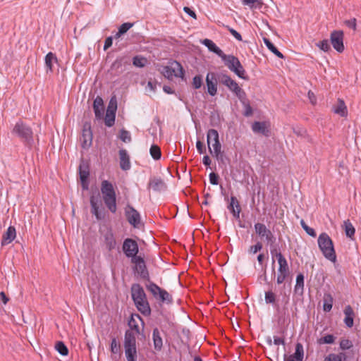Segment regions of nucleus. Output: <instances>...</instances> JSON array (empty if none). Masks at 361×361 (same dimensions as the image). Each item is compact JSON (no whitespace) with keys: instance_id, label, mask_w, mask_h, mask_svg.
<instances>
[{"instance_id":"8","label":"nucleus","mask_w":361,"mask_h":361,"mask_svg":"<svg viewBox=\"0 0 361 361\" xmlns=\"http://www.w3.org/2000/svg\"><path fill=\"white\" fill-rule=\"evenodd\" d=\"M131 262L135 264L134 271L144 280L150 281L149 274L147 270L145 261L141 256L131 259Z\"/></svg>"},{"instance_id":"54","label":"nucleus","mask_w":361,"mask_h":361,"mask_svg":"<svg viewBox=\"0 0 361 361\" xmlns=\"http://www.w3.org/2000/svg\"><path fill=\"white\" fill-rule=\"evenodd\" d=\"M244 108L243 115L246 117L251 116L253 114V110L250 106V101L242 104Z\"/></svg>"},{"instance_id":"6","label":"nucleus","mask_w":361,"mask_h":361,"mask_svg":"<svg viewBox=\"0 0 361 361\" xmlns=\"http://www.w3.org/2000/svg\"><path fill=\"white\" fill-rule=\"evenodd\" d=\"M169 65L162 67L161 73L167 79L172 80L173 77L183 78L185 70L182 65L177 61H170Z\"/></svg>"},{"instance_id":"59","label":"nucleus","mask_w":361,"mask_h":361,"mask_svg":"<svg viewBox=\"0 0 361 361\" xmlns=\"http://www.w3.org/2000/svg\"><path fill=\"white\" fill-rule=\"evenodd\" d=\"M225 27L229 31V32L238 41H242L243 38L241 35L235 30L230 27L228 25H226Z\"/></svg>"},{"instance_id":"33","label":"nucleus","mask_w":361,"mask_h":361,"mask_svg":"<svg viewBox=\"0 0 361 361\" xmlns=\"http://www.w3.org/2000/svg\"><path fill=\"white\" fill-rule=\"evenodd\" d=\"M202 43L206 46L208 49L215 53L216 55H218L219 57L223 54L224 51L216 45V44L211 39H204Z\"/></svg>"},{"instance_id":"60","label":"nucleus","mask_w":361,"mask_h":361,"mask_svg":"<svg viewBox=\"0 0 361 361\" xmlns=\"http://www.w3.org/2000/svg\"><path fill=\"white\" fill-rule=\"evenodd\" d=\"M345 24L346 26L352 28L353 30H356L357 29V20L355 18L345 20Z\"/></svg>"},{"instance_id":"53","label":"nucleus","mask_w":361,"mask_h":361,"mask_svg":"<svg viewBox=\"0 0 361 361\" xmlns=\"http://www.w3.org/2000/svg\"><path fill=\"white\" fill-rule=\"evenodd\" d=\"M192 87L194 89H199L202 85V77L200 75H195L192 79Z\"/></svg>"},{"instance_id":"16","label":"nucleus","mask_w":361,"mask_h":361,"mask_svg":"<svg viewBox=\"0 0 361 361\" xmlns=\"http://www.w3.org/2000/svg\"><path fill=\"white\" fill-rule=\"evenodd\" d=\"M78 173L83 189L88 188V178L90 176V165L85 159H82L78 167Z\"/></svg>"},{"instance_id":"24","label":"nucleus","mask_w":361,"mask_h":361,"mask_svg":"<svg viewBox=\"0 0 361 361\" xmlns=\"http://www.w3.org/2000/svg\"><path fill=\"white\" fill-rule=\"evenodd\" d=\"M93 109L97 118L100 119L104 114V102L102 97L97 96L93 102Z\"/></svg>"},{"instance_id":"45","label":"nucleus","mask_w":361,"mask_h":361,"mask_svg":"<svg viewBox=\"0 0 361 361\" xmlns=\"http://www.w3.org/2000/svg\"><path fill=\"white\" fill-rule=\"evenodd\" d=\"M116 114H112L111 111H106V116L104 118L105 125L108 127L114 126L115 122Z\"/></svg>"},{"instance_id":"20","label":"nucleus","mask_w":361,"mask_h":361,"mask_svg":"<svg viewBox=\"0 0 361 361\" xmlns=\"http://www.w3.org/2000/svg\"><path fill=\"white\" fill-rule=\"evenodd\" d=\"M104 242L106 248L108 251L111 252L116 247L117 243L115 239L114 235L111 229H109L104 235Z\"/></svg>"},{"instance_id":"52","label":"nucleus","mask_w":361,"mask_h":361,"mask_svg":"<svg viewBox=\"0 0 361 361\" xmlns=\"http://www.w3.org/2000/svg\"><path fill=\"white\" fill-rule=\"evenodd\" d=\"M317 46L325 52L330 51L331 47L328 39H323L317 44Z\"/></svg>"},{"instance_id":"58","label":"nucleus","mask_w":361,"mask_h":361,"mask_svg":"<svg viewBox=\"0 0 361 361\" xmlns=\"http://www.w3.org/2000/svg\"><path fill=\"white\" fill-rule=\"evenodd\" d=\"M133 25V23H124L118 27V30L124 35Z\"/></svg>"},{"instance_id":"25","label":"nucleus","mask_w":361,"mask_h":361,"mask_svg":"<svg viewBox=\"0 0 361 361\" xmlns=\"http://www.w3.org/2000/svg\"><path fill=\"white\" fill-rule=\"evenodd\" d=\"M345 314L344 323L348 328H351L353 326V321L355 317V312L350 305H346L343 310Z\"/></svg>"},{"instance_id":"29","label":"nucleus","mask_w":361,"mask_h":361,"mask_svg":"<svg viewBox=\"0 0 361 361\" xmlns=\"http://www.w3.org/2000/svg\"><path fill=\"white\" fill-rule=\"evenodd\" d=\"M264 300L267 304H271L277 310L279 309V305L277 302V295L272 290H269L265 292Z\"/></svg>"},{"instance_id":"51","label":"nucleus","mask_w":361,"mask_h":361,"mask_svg":"<svg viewBox=\"0 0 361 361\" xmlns=\"http://www.w3.org/2000/svg\"><path fill=\"white\" fill-rule=\"evenodd\" d=\"M300 225L308 235L312 237H316L317 233L314 229L308 226L303 219L300 221Z\"/></svg>"},{"instance_id":"26","label":"nucleus","mask_w":361,"mask_h":361,"mask_svg":"<svg viewBox=\"0 0 361 361\" xmlns=\"http://www.w3.org/2000/svg\"><path fill=\"white\" fill-rule=\"evenodd\" d=\"M166 184L161 178L154 177L149 179L148 188L154 191H161L166 188Z\"/></svg>"},{"instance_id":"11","label":"nucleus","mask_w":361,"mask_h":361,"mask_svg":"<svg viewBox=\"0 0 361 361\" xmlns=\"http://www.w3.org/2000/svg\"><path fill=\"white\" fill-rule=\"evenodd\" d=\"M122 249L123 253L126 255L127 257L134 259V257H138V244L136 242V240L132 238H128L124 240Z\"/></svg>"},{"instance_id":"13","label":"nucleus","mask_w":361,"mask_h":361,"mask_svg":"<svg viewBox=\"0 0 361 361\" xmlns=\"http://www.w3.org/2000/svg\"><path fill=\"white\" fill-rule=\"evenodd\" d=\"M125 215L128 223L134 228H139L141 224L140 213L131 205L128 204L125 208Z\"/></svg>"},{"instance_id":"32","label":"nucleus","mask_w":361,"mask_h":361,"mask_svg":"<svg viewBox=\"0 0 361 361\" xmlns=\"http://www.w3.org/2000/svg\"><path fill=\"white\" fill-rule=\"evenodd\" d=\"M333 111L335 114L342 117H345L348 114L347 106L343 100L338 99L336 106H334Z\"/></svg>"},{"instance_id":"5","label":"nucleus","mask_w":361,"mask_h":361,"mask_svg":"<svg viewBox=\"0 0 361 361\" xmlns=\"http://www.w3.org/2000/svg\"><path fill=\"white\" fill-rule=\"evenodd\" d=\"M127 361H137L136 335L131 330H126L123 342Z\"/></svg>"},{"instance_id":"18","label":"nucleus","mask_w":361,"mask_h":361,"mask_svg":"<svg viewBox=\"0 0 361 361\" xmlns=\"http://www.w3.org/2000/svg\"><path fill=\"white\" fill-rule=\"evenodd\" d=\"M252 130L255 133L262 134L266 137L270 136V123L267 121H255L252 125Z\"/></svg>"},{"instance_id":"47","label":"nucleus","mask_w":361,"mask_h":361,"mask_svg":"<svg viewBox=\"0 0 361 361\" xmlns=\"http://www.w3.org/2000/svg\"><path fill=\"white\" fill-rule=\"evenodd\" d=\"M110 350H111V353L113 354H118L121 351L120 343L118 342V341L116 338H112V339H111Z\"/></svg>"},{"instance_id":"9","label":"nucleus","mask_w":361,"mask_h":361,"mask_svg":"<svg viewBox=\"0 0 361 361\" xmlns=\"http://www.w3.org/2000/svg\"><path fill=\"white\" fill-rule=\"evenodd\" d=\"M255 230L261 239L265 238L267 243L272 247L276 241V238L270 229L267 228L264 224L256 223L255 224Z\"/></svg>"},{"instance_id":"36","label":"nucleus","mask_w":361,"mask_h":361,"mask_svg":"<svg viewBox=\"0 0 361 361\" xmlns=\"http://www.w3.org/2000/svg\"><path fill=\"white\" fill-rule=\"evenodd\" d=\"M334 303V298L330 293H324L323 297V310L329 312L331 310Z\"/></svg>"},{"instance_id":"35","label":"nucleus","mask_w":361,"mask_h":361,"mask_svg":"<svg viewBox=\"0 0 361 361\" xmlns=\"http://www.w3.org/2000/svg\"><path fill=\"white\" fill-rule=\"evenodd\" d=\"M216 135L217 136L216 137L217 140H219V133L216 130L209 129L207 131V145H208V147H209V151L211 154H213V152H212V148L210 147V144L212 143V142H214L213 143L216 142V140L215 138Z\"/></svg>"},{"instance_id":"27","label":"nucleus","mask_w":361,"mask_h":361,"mask_svg":"<svg viewBox=\"0 0 361 361\" xmlns=\"http://www.w3.org/2000/svg\"><path fill=\"white\" fill-rule=\"evenodd\" d=\"M135 317H137L144 324V321L139 314H132L128 321V326L130 328L128 330H131L133 333H135V335H138L140 334V331L138 324H137V321L135 320Z\"/></svg>"},{"instance_id":"1","label":"nucleus","mask_w":361,"mask_h":361,"mask_svg":"<svg viewBox=\"0 0 361 361\" xmlns=\"http://www.w3.org/2000/svg\"><path fill=\"white\" fill-rule=\"evenodd\" d=\"M131 297L137 310L144 316L151 314V308L146 293L139 283H133L130 288Z\"/></svg>"},{"instance_id":"61","label":"nucleus","mask_w":361,"mask_h":361,"mask_svg":"<svg viewBox=\"0 0 361 361\" xmlns=\"http://www.w3.org/2000/svg\"><path fill=\"white\" fill-rule=\"evenodd\" d=\"M227 87L229 89V90L235 93L238 90V89L240 87L238 85V82L235 80H232Z\"/></svg>"},{"instance_id":"2","label":"nucleus","mask_w":361,"mask_h":361,"mask_svg":"<svg viewBox=\"0 0 361 361\" xmlns=\"http://www.w3.org/2000/svg\"><path fill=\"white\" fill-rule=\"evenodd\" d=\"M101 192L105 205L111 213H116V195L113 184L109 180H104L101 183Z\"/></svg>"},{"instance_id":"55","label":"nucleus","mask_w":361,"mask_h":361,"mask_svg":"<svg viewBox=\"0 0 361 361\" xmlns=\"http://www.w3.org/2000/svg\"><path fill=\"white\" fill-rule=\"evenodd\" d=\"M120 139L124 142H129L131 141L130 133L128 130L122 129L120 132Z\"/></svg>"},{"instance_id":"44","label":"nucleus","mask_w":361,"mask_h":361,"mask_svg":"<svg viewBox=\"0 0 361 361\" xmlns=\"http://www.w3.org/2000/svg\"><path fill=\"white\" fill-rule=\"evenodd\" d=\"M147 61V59L141 56H135L133 59V64L138 68L144 67Z\"/></svg>"},{"instance_id":"46","label":"nucleus","mask_w":361,"mask_h":361,"mask_svg":"<svg viewBox=\"0 0 361 361\" xmlns=\"http://www.w3.org/2000/svg\"><path fill=\"white\" fill-rule=\"evenodd\" d=\"M336 337L332 334H327L318 339L319 344H331L335 341Z\"/></svg>"},{"instance_id":"42","label":"nucleus","mask_w":361,"mask_h":361,"mask_svg":"<svg viewBox=\"0 0 361 361\" xmlns=\"http://www.w3.org/2000/svg\"><path fill=\"white\" fill-rule=\"evenodd\" d=\"M353 346L352 341L348 338H341L339 342V348L342 350H349Z\"/></svg>"},{"instance_id":"40","label":"nucleus","mask_w":361,"mask_h":361,"mask_svg":"<svg viewBox=\"0 0 361 361\" xmlns=\"http://www.w3.org/2000/svg\"><path fill=\"white\" fill-rule=\"evenodd\" d=\"M149 153L154 160H159L161 159V152L158 145H152L150 147Z\"/></svg>"},{"instance_id":"30","label":"nucleus","mask_w":361,"mask_h":361,"mask_svg":"<svg viewBox=\"0 0 361 361\" xmlns=\"http://www.w3.org/2000/svg\"><path fill=\"white\" fill-rule=\"evenodd\" d=\"M220 58L222 59V61L224 62L225 66L231 71L233 68L235 66V63H236L237 60L238 59L236 56L229 54L227 55L224 53L221 54Z\"/></svg>"},{"instance_id":"64","label":"nucleus","mask_w":361,"mask_h":361,"mask_svg":"<svg viewBox=\"0 0 361 361\" xmlns=\"http://www.w3.org/2000/svg\"><path fill=\"white\" fill-rule=\"evenodd\" d=\"M196 147H197V152L200 153V154H203L206 152V148H205V146L204 145V144L200 141V140H197V142H196Z\"/></svg>"},{"instance_id":"56","label":"nucleus","mask_w":361,"mask_h":361,"mask_svg":"<svg viewBox=\"0 0 361 361\" xmlns=\"http://www.w3.org/2000/svg\"><path fill=\"white\" fill-rule=\"evenodd\" d=\"M117 109V102L114 97H112L109 102L108 108L106 111H111L112 114H116V111Z\"/></svg>"},{"instance_id":"34","label":"nucleus","mask_w":361,"mask_h":361,"mask_svg":"<svg viewBox=\"0 0 361 361\" xmlns=\"http://www.w3.org/2000/svg\"><path fill=\"white\" fill-rule=\"evenodd\" d=\"M45 61V66L47 68V73L53 72V63H56L58 61V59L56 56V55L52 52H49L44 59Z\"/></svg>"},{"instance_id":"48","label":"nucleus","mask_w":361,"mask_h":361,"mask_svg":"<svg viewBox=\"0 0 361 361\" xmlns=\"http://www.w3.org/2000/svg\"><path fill=\"white\" fill-rule=\"evenodd\" d=\"M217 78H218L219 82L226 87H228L229 83L233 80L228 75L224 74V73L219 74Z\"/></svg>"},{"instance_id":"43","label":"nucleus","mask_w":361,"mask_h":361,"mask_svg":"<svg viewBox=\"0 0 361 361\" xmlns=\"http://www.w3.org/2000/svg\"><path fill=\"white\" fill-rule=\"evenodd\" d=\"M344 226L345 235L349 238L353 237L355 233V229L349 220L344 221Z\"/></svg>"},{"instance_id":"37","label":"nucleus","mask_w":361,"mask_h":361,"mask_svg":"<svg viewBox=\"0 0 361 361\" xmlns=\"http://www.w3.org/2000/svg\"><path fill=\"white\" fill-rule=\"evenodd\" d=\"M216 137H217L216 135ZM216 138V142L215 143H212V147H213V149H214V151L213 152V154L212 155L214 156L216 159L218 161H223V154L221 151V145L220 143V141L219 140H217V137H215Z\"/></svg>"},{"instance_id":"38","label":"nucleus","mask_w":361,"mask_h":361,"mask_svg":"<svg viewBox=\"0 0 361 361\" xmlns=\"http://www.w3.org/2000/svg\"><path fill=\"white\" fill-rule=\"evenodd\" d=\"M304 289V275L300 273L296 276V283L294 288L295 293L302 294Z\"/></svg>"},{"instance_id":"57","label":"nucleus","mask_w":361,"mask_h":361,"mask_svg":"<svg viewBox=\"0 0 361 361\" xmlns=\"http://www.w3.org/2000/svg\"><path fill=\"white\" fill-rule=\"evenodd\" d=\"M263 247V245L261 242H257L255 245L250 247L249 252L251 254H255L260 251Z\"/></svg>"},{"instance_id":"31","label":"nucleus","mask_w":361,"mask_h":361,"mask_svg":"<svg viewBox=\"0 0 361 361\" xmlns=\"http://www.w3.org/2000/svg\"><path fill=\"white\" fill-rule=\"evenodd\" d=\"M233 72L236 75H238L240 78L243 80H248L249 77L246 74V71L241 64L239 59L237 60L236 63H235V66L231 71Z\"/></svg>"},{"instance_id":"23","label":"nucleus","mask_w":361,"mask_h":361,"mask_svg":"<svg viewBox=\"0 0 361 361\" xmlns=\"http://www.w3.org/2000/svg\"><path fill=\"white\" fill-rule=\"evenodd\" d=\"M120 167L123 171H128L130 169V157L127 151L124 149L119 150Z\"/></svg>"},{"instance_id":"4","label":"nucleus","mask_w":361,"mask_h":361,"mask_svg":"<svg viewBox=\"0 0 361 361\" xmlns=\"http://www.w3.org/2000/svg\"><path fill=\"white\" fill-rule=\"evenodd\" d=\"M12 133L16 135L25 146L28 147L32 146L34 143L33 131L22 120H19L16 123Z\"/></svg>"},{"instance_id":"10","label":"nucleus","mask_w":361,"mask_h":361,"mask_svg":"<svg viewBox=\"0 0 361 361\" xmlns=\"http://www.w3.org/2000/svg\"><path fill=\"white\" fill-rule=\"evenodd\" d=\"M278 263L279 268L276 276V283L280 285L288 279L290 275V271L286 258L283 259L279 257Z\"/></svg>"},{"instance_id":"41","label":"nucleus","mask_w":361,"mask_h":361,"mask_svg":"<svg viewBox=\"0 0 361 361\" xmlns=\"http://www.w3.org/2000/svg\"><path fill=\"white\" fill-rule=\"evenodd\" d=\"M55 349L63 356L68 355V349L63 341H57L55 344Z\"/></svg>"},{"instance_id":"62","label":"nucleus","mask_w":361,"mask_h":361,"mask_svg":"<svg viewBox=\"0 0 361 361\" xmlns=\"http://www.w3.org/2000/svg\"><path fill=\"white\" fill-rule=\"evenodd\" d=\"M219 176L218 174L212 172L209 174V181L212 185H218L219 184Z\"/></svg>"},{"instance_id":"17","label":"nucleus","mask_w":361,"mask_h":361,"mask_svg":"<svg viewBox=\"0 0 361 361\" xmlns=\"http://www.w3.org/2000/svg\"><path fill=\"white\" fill-rule=\"evenodd\" d=\"M354 358V351L341 352L338 354L331 353L326 356L324 361H350Z\"/></svg>"},{"instance_id":"28","label":"nucleus","mask_w":361,"mask_h":361,"mask_svg":"<svg viewBox=\"0 0 361 361\" xmlns=\"http://www.w3.org/2000/svg\"><path fill=\"white\" fill-rule=\"evenodd\" d=\"M154 348L157 351H160L163 347V341L158 328H154L152 332Z\"/></svg>"},{"instance_id":"14","label":"nucleus","mask_w":361,"mask_h":361,"mask_svg":"<svg viewBox=\"0 0 361 361\" xmlns=\"http://www.w3.org/2000/svg\"><path fill=\"white\" fill-rule=\"evenodd\" d=\"M344 33L342 30H334L330 35V41L334 49L339 53H342L344 49L343 44Z\"/></svg>"},{"instance_id":"49","label":"nucleus","mask_w":361,"mask_h":361,"mask_svg":"<svg viewBox=\"0 0 361 361\" xmlns=\"http://www.w3.org/2000/svg\"><path fill=\"white\" fill-rule=\"evenodd\" d=\"M234 94L239 99L242 104L249 102V99L247 98L245 92L241 87H240L238 90Z\"/></svg>"},{"instance_id":"21","label":"nucleus","mask_w":361,"mask_h":361,"mask_svg":"<svg viewBox=\"0 0 361 361\" xmlns=\"http://www.w3.org/2000/svg\"><path fill=\"white\" fill-rule=\"evenodd\" d=\"M284 361H302L304 357L303 346L300 343H298L295 345V351L293 354L289 355H284Z\"/></svg>"},{"instance_id":"50","label":"nucleus","mask_w":361,"mask_h":361,"mask_svg":"<svg viewBox=\"0 0 361 361\" xmlns=\"http://www.w3.org/2000/svg\"><path fill=\"white\" fill-rule=\"evenodd\" d=\"M271 255L272 256V264L274 265L275 263V260L274 257H275L277 259V261L279 262V257H281L283 259L285 258V257L282 255L281 251L277 249L276 247H273L271 248Z\"/></svg>"},{"instance_id":"12","label":"nucleus","mask_w":361,"mask_h":361,"mask_svg":"<svg viewBox=\"0 0 361 361\" xmlns=\"http://www.w3.org/2000/svg\"><path fill=\"white\" fill-rule=\"evenodd\" d=\"M92 131L91 129V123L85 122L82 126V134L80 137V142L83 149L89 148L92 143Z\"/></svg>"},{"instance_id":"39","label":"nucleus","mask_w":361,"mask_h":361,"mask_svg":"<svg viewBox=\"0 0 361 361\" xmlns=\"http://www.w3.org/2000/svg\"><path fill=\"white\" fill-rule=\"evenodd\" d=\"M264 42L266 44L267 47L276 56L280 59H283L285 58L284 55L278 50V49L274 46V44L267 38H264Z\"/></svg>"},{"instance_id":"19","label":"nucleus","mask_w":361,"mask_h":361,"mask_svg":"<svg viewBox=\"0 0 361 361\" xmlns=\"http://www.w3.org/2000/svg\"><path fill=\"white\" fill-rule=\"evenodd\" d=\"M206 84L208 93L211 96H214L217 93V82L216 74L214 73H208L206 77Z\"/></svg>"},{"instance_id":"7","label":"nucleus","mask_w":361,"mask_h":361,"mask_svg":"<svg viewBox=\"0 0 361 361\" xmlns=\"http://www.w3.org/2000/svg\"><path fill=\"white\" fill-rule=\"evenodd\" d=\"M146 288L152 294L154 298L160 300L161 302L171 304L173 302L172 296L164 289L161 288L158 285L152 281H149L146 285Z\"/></svg>"},{"instance_id":"15","label":"nucleus","mask_w":361,"mask_h":361,"mask_svg":"<svg viewBox=\"0 0 361 361\" xmlns=\"http://www.w3.org/2000/svg\"><path fill=\"white\" fill-rule=\"evenodd\" d=\"M90 202L91 206V213L95 216L97 220L103 219L104 218V214L103 213V209L101 208L102 201L99 195H92L90 198Z\"/></svg>"},{"instance_id":"63","label":"nucleus","mask_w":361,"mask_h":361,"mask_svg":"<svg viewBox=\"0 0 361 361\" xmlns=\"http://www.w3.org/2000/svg\"><path fill=\"white\" fill-rule=\"evenodd\" d=\"M228 209L231 212L235 219H239V209H235V207L231 203L228 205Z\"/></svg>"},{"instance_id":"22","label":"nucleus","mask_w":361,"mask_h":361,"mask_svg":"<svg viewBox=\"0 0 361 361\" xmlns=\"http://www.w3.org/2000/svg\"><path fill=\"white\" fill-rule=\"evenodd\" d=\"M16 237V231L14 226H10L7 231L3 234L1 239V246H5L11 243Z\"/></svg>"},{"instance_id":"3","label":"nucleus","mask_w":361,"mask_h":361,"mask_svg":"<svg viewBox=\"0 0 361 361\" xmlns=\"http://www.w3.org/2000/svg\"><path fill=\"white\" fill-rule=\"evenodd\" d=\"M318 246L326 259L333 263L336 262V254L331 238L326 233H322L317 240Z\"/></svg>"}]
</instances>
